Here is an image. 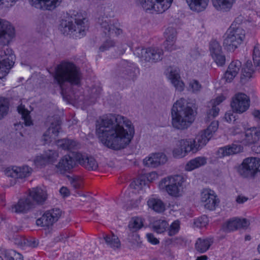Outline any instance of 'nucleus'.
<instances>
[{
  "mask_svg": "<svg viewBox=\"0 0 260 260\" xmlns=\"http://www.w3.org/2000/svg\"><path fill=\"white\" fill-rule=\"evenodd\" d=\"M96 132L103 144L110 148L119 150L130 143L135 129L132 122L126 117L109 114L97 121Z\"/></svg>",
  "mask_w": 260,
  "mask_h": 260,
  "instance_id": "1",
  "label": "nucleus"
},
{
  "mask_svg": "<svg viewBox=\"0 0 260 260\" xmlns=\"http://www.w3.org/2000/svg\"><path fill=\"white\" fill-rule=\"evenodd\" d=\"M53 76L62 95L71 86L80 85L82 78L80 69L73 62L67 61H62L56 67Z\"/></svg>",
  "mask_w": 260,
  "mask_h": 260,
  "instance_id": "2",
  "label": "nucleus"
},
{
  "mask_svg": "<svg viewBox=\"0 0 260 260\" xmlns=\"http://www.w3.org/2000/svg\"><path fill=\"white\" fill-rule=\"evenodd\" d=\"M171 117L174 128L185 129L194 121V111L190 104L184 98H181L173 104L171 109Z\"/></svg>",
  "mask_w": 260,
  "mask_h": 260,
  "instance_id": "3",
  "label": "nucleus"
},
{
  "mask_svg": "<svg viewBox=\"0 0 260 260\" xmlns=\"http://www.w3.org/2000/svg\"><path fill=\"white\" fill-rule=\"evenodd\" d=\"M87 20L81 13L76 12L65 19H62L59 30L64 35H72L73 37L81 38L87 30Z\"/></svg>",
  "mask_w": 260,
  "mask_h": 260,
  "instance_id": "4",
  "label": "nucleus"
},
{
  "mask_svg": "<svg viewBox=\"0 0 260 260\" xmlns=\"http://www.w3.org/2000/svg\"><path fill=\"white\" fill-rule=\"evenodd\" d=\"M183 177L181 175L168 176L161 180L158 186L160 190H165L170 196L179 197L182 195Z\"/></svg>",
  "mask_w": 260,
  "mask_h": 260,
  "instance_id": "5",
  "label": "nucleus"
},
{
  "mask_svg": "<svg viewBox=\"0 0 260 260\" xmlns=\"http://www.w3.org/2000/svg\"><path fill=\"white\" fill-rule=\"evenodd\" d=\"M232 24L226 31L223 42L224 48L230 51H234L242 43L245 36V31L241 27H234Z\"/></svg>",
  "mask_w": 260,
  "mask_h": 260,
  "instance_id": "6",
  "label": "nucleus"
},
{
  "mask_svg": "<svg viewBox=\"0 0 260 260\" xmlns=\"http://www.w3.org/2000/svg\"><path fill=\"white\" fill-rule=\"evenodd\" d=\"M238 142L245 146L257 144L260 141V125L244 126L243 131L237 128Z\"/></svg>",
  "mask_w": 260,
  "mask_h": 260,
  "instance_id": "7",
  "label": "nucleus"
},
{
  "mask_svg": "<svg viewBox=\"0 0 260 260\" xmlns=\"http://www.w3.org/2000/svg\"><path fill=\"white\" fill-rule=\"evenodd\" d=\"M163 50L157 47L137 48L134 54L146 62H156L162 58Z\"/></svg>",
  "mask_w": 260,
  "mask_h": 260,
  "instance_id": "8",
  "label": "nucleus"
},
{
  "mask_svg": "<svg viewBox=\"0 0 260 260\" xmlns=\"http://www.w3.org/2000/svg\"><path fill=\"white\" fill-rule=\"evenodd\" d=\"M250 106V97L243 92H237L232 98L231 107L236 113L242 114L245 112L249 109Z\"/></svg>",
  "mask_w": 260,
  "mask_h": 260,
  "instance_id": "9",
  "label": "nucleus"
},
{
  "mask_svg": "<svg viewBox=\"0 0 260 260\" xmlns=\"http://www.w3.org/2000/svg\"><path fill=\"white\" fill-rule=\"evenodd\" d=\"M1 55L3 56L2 62H0V79L6 77L9 72L10 69L13 66L15 55L10 48L1 50Z\"/></svg>",
  "mask_w": 260,
  "mask_h": 260,
  "instance_id": "10",
  "label": "nucleus"
},
{
  "mask_svg": "<svg viewBox=\"0 0 260 260\" xmlns=\"http://www.w3.org/2000/svg\"><path fill=\"white\" fill-rule=\"evenodd\" d=\"M257 158L247 157L245 158L239 167L238 171L239 174L244 178L253 177L256 173Z\"/></svg>",
  "mask_w": 260,
  "mask_h": 260,
  "instance_id": "11",
  "label": "nucleus"
},
{
  "mask_svg": "<svg viewBox=\"0 0 260 260\" xmlns=\"http://www.w3.org/2000/svg\"><path fill=\"white\" fill-rule=\"evenodd\" d=\"M61 214L59 209H53L46 211L41 217L36 220V224L42 227H49L57 221Z\"/></svg>",
  "mask_w": 260,
  "mask_h": 260,
  "instance_id": "12",
  "label": "nucleus"
},
{
  "mask_svg": "<svg viewBox=\"0 0 260 260\" xmlns=\"http://www.w3.org/2000/svg\"><path fill=\"white\" fill-rule=\"evenodd\" d=\"M201 201L204 207L209 210H214L219 203L214 191L209 189H204L202 190Z\"/></svg>",
  "mask_w": 260,
  "mask_h": 260,
  "instance_id": "13",
  "label": "nucleus"
},
{
  "mask_svg": "<svg viewBox=\"0 0 260 260\" xmlns=\"http://www.w3.org/2000/svg\"><path fill=\"white\" fill-rule=\"evenodd\" d=\"M173 0H147L144 3L143 8L146 11L150 10L157 13H162L168 9Z\"/></svg>",
  "mask_w": 260,
  "mask_h": 260,
  "instance_id": "14",
  "label": "nucleus"
},
{
  "mask_svg": "<svg viewBox=\"0 0 260 260\" xmlns=\"http://www.w3.org/2000/svg\"><path fill=\"white\" fill-rule=\"evenodd\" d=\"M210 55L218 66H223L225 63V56L220 43L216 40H212L209 44Z\"/></svg>",
  "mask_w": 260,
  "mask_h": 260,
  "instance_id": "15",
  "label": "nucleus"
},
{
  "mask_svg": "<svg viewBox=\"0 0 260 260\" xmlns=\"http://www.w3.org/2000/svg\"><path fill=\"white\" fill-rule=\"evenodd\" d=\"M98 23L100 25L102 30L105 35L109 36L115 34L117 36L122 33V29L117 27L116 24L107 16H103L99 18Z\"/></svg>",
  "mask_w": 260,
  "mask_h": 260,
  "instance_id": "16",
  "label": "nucleus"
},
{
  "mask_svg": "<svg viewBox=\"0 0 260 260\" xmlns=\"http://www.w3.org/2000/svg\"><path fill=\"white\" fill-rule=\"evenodd\" d=\"M14 28L10 23L0 18V41L4 45L8 44L14 37Z\"/></svg>",
  "mask_w": 260,
  "mask_h": 260,
  "instance_id": "17",
  "label": "nucleus"
},
{
  "mask_svg": "<svg viewBox=\"0 0 260 260\" xmlns=\"http://www.w3.org/2000/svg\"><path fill=\"white\" fill-rule=\"evenodd\" d=\"M31 173V169L27 166L22 167L14 166L12 168H9L5 171V174L8 177L20 179L29 176Z\"/></svg>",
  "mask_w": 260,
  "mask_h": 260,
  "instance_id": "18",
  "label": "nucleus"
},
{
  "mask_svg": "<svg viewBox=\"0 0 260 260\" xmlns=\"http://www.w3.org/2000/svg\"><path fill=\"white\" fill-rule=\"evenodd\" d=\"M75 157L76 161L88 171H95L98 168V164L92 156L77 153Z\"/></svg>",
  "mask_w": 260,
  "mask_h": 260,
  "instance_id": "19",
  "label": "nucleus"
},
{
  "mask_svg": "<svg viewBox=\"0 0 260 260\" xmlns=\"http://www.w3.org/2000/svg\"><path fill=\"white\" fill-rule=\"evenodd\" d=\"M76 165L75 159L70 155H66L62 157L59 162L56 165L57 172L64 174L69 172Z\"/></svg>",
  "mask_w": 260,
  "mask_h": 260,
  "instance_id": "20",
  "label": "nucleus"
},
{
  "mask_svg": "<svg viewBox=\"0 0 260 260\" xmlns=\"http://www.w3.org/2000/svg\"><path fill=\"white\" fill-rule=\"evenodd\" d=\"M58 156V153L55 151L48 150L43 154L37 156L34 162L37 167L41 168L53 162Z\"/></svg>",
  "mask_w": 260,
  "mask_h": 260,
  "instance_id": "21",
  "label": "nucleus"
},
{
  "mask_svg": "<svg viewBox=\"0 0 260 260\" xmlns=\"http://www.w3.org/2000/svg\"><path fill=\"white\" fill-rule=\"evenodd\" d=\"M30 4L37 8L52 11L58 7L62 0H29Z\"/></svg>",
  "mask_w": 260,
  "mask_h": 260,
  "instance_id": "22",
  "label": "nucleus"
},
{
  "mask_svg": "<svg viewBox=\"0 0 260 260\" xmlns=\"http://www.w3.org/2000/svg\"><path fill=\"white\" fill-rule=\"evenodd\" d=\"M34 207V202L28 197L19 200L17 204L11 206L9 210L16 213H25Z\"/></svg>",
  "mask_w": 260,
  "mask_h": 260,
  "instance_id": "23",
  "label": "nucleus"
},
{
  "mask_svg": "<svg viewBox=\"0 0 260 260\" xmlns=\"http://www.w3.org/2000/svg\"><path fill=\"white\" fill-rule=\"evenodd\" d=\"M167 161L166 156L161 153L152 154L150 156L143 160L145 166L155 168L159 165L165 164Z\"/></svg>",
  "mask_w": 260,
  "mask_h": 260,
  "instance_id": "24",
  "label": "nucleus"
},
{
  "mask_svg": "<svg viewBox=\"0 0 260 260\" xmlns=\"http://www.w3.org/2000/svg\"><path fill=\"white\" fill-rule=\"evenodd\" d=\"M243 150V147L241 145L232 144L220 148L217 152V155L219 157H223L240 153Z\"/></svg>",
  "mask_w": 260,
  "mask_h": 260,
  "instance_id": "25",
  "label": "nucleus"
},
{
  "mask_svg": "<svg viewBox=\"0 0 260 260\" xmlns=\"http://www.w3.org/2000/svg\"><path fill=\"white\" fill-rule=\"evenodd\" d=\"M169 79L176 90L179 91L184 90L185 84L181 79L178 69L170 68Z\"/></svg>",
  "mask_w": 260,
  "mask_h": 260,
  "instance_id": "26",
  "label": "nucleus"
},
{
  "mask_svg": "<svg viewBox=\"0 0 260 260\" xmlns=\"http://www.w3.org/2000/svg\"><path fill=\"white\" fill-rule=\"evenodd\" d=\"M29 198H30L35 204L43 205L47 199V194L46 191L41 188H34L29 192Z\"/></svg>",
  "mask_w": 260,
  "mask_h": 260,
  "instance_id": "27",
  "label": "nucleus"
},
{
  "mask_svg": "<svg viewBox=\"0 0 260 260\" xmlns=\"http://www.w3.org/2000/svg\"><path fill=\"white\" fill-rule=\"evenodd\" d=\"M241 65V62L238 60L231 62L224 75L226 82H231L234 79L239 73Z\"/></svg>",
  "mask_w": 260,
  "mask_h": 260,
  "instance_id": "28",
  "label": "nucleus"
},
{
  "mask_svg": "<svg viewBox=\"0 0 260 260\" xmlns=\"http://www.w3.org/2000/svg\"><path fill=\"white\" fill-rule=\"evenodd\" d=\"M139 74V70L135 66H129L119 70L118 75L125 79L134 81Z\"/></svg>",
  "mask_w": 260,
  "mask_h": 260,
  "instance_id": "29",
  "label": "nucleus"
},
{
  "mask_svg": "<svg viewBox=\"0 0 260 260\" xmlns=\"http://www.w3.org/2000/svg\"><path fill=\"white\" fill-rule=\"evenodd\" d=\"M236 0H212L214 7L219 11L226 12L230 11Z\"/></svg>",
  "mask_w": 260,
  "mask_h": 260,
  "instance_id": "30",
  "label": "nucleus"
},
{
  "mask_svg": "<svg viewBox=\"0 0 260 260\" xmlns=\"http://www.w3.org/2000/svg\"><path fill=\"white\" fill-rule=\"evenodd\" d=\"M206 164V157L204 156L197 157L189 160L185 165V169L186 171H191L203 166Z\"/></svg>",
  "mask_w": 260,
  "mask_h": 260,
  "instance_id": "31",
  "label": "nucleus"
},
{
  "mask_svg": "<svg viewBox=\"0 0 260 260\" xmlns=\"http://www.w3.org/2000/svg\"><path fill=\"white\" fill-rule=\"evenodd\" d=\"M254 72L255 70L252 62L250 60L247 61L242 70L241 81H247L253 77Z\"/></svg>",
  "mask_w": 260,
  "mask_h": 260,
  "instance_id": "32",
  "label": "nucleus"
},
{
  "mask_svg": "<svg viewBox=\"0 0 260 260\" xmlns=\"http://www.w3.org/2000/svg\"><path fill=\"white\" fill-rule=\"evenodd\" d=\"M186 1L191 10L201 12L207 6L209 0H186Z\"/></svg>",
  "mask_w": 260,
  "mask_h": 260,
  "instance_id": "33",
  "label": "nucleus"
},
{
  "mask_svg": "<svg viewBox=\"0 0 260 260\" xmlns=\"http://www.w3.org/2000/svg\"><path fill=\"white\" fill-rule=\"evenodd\" d=\"M210 136L203 131L199 133L193 140L196 150L198 151L206 145L211 139Z\"/></svg>",
  "mask_w": 260,
  "mask_h": 260,
  "instance_id": "34",
  "label": "nucleus"
},
{
  "mask_svg": "<svg viewBox=\"0 0 260 260\" xmlns=\"http://www.w3.org/2000/svg\"><path fill=\"white\" fill-rule=\"evenodd\" d=\"M213 243V240L210 238H199L195 244L196 249L200 253L207 251Z\"/></svg>",
  "mask_w": 260,
  "mask_h": 260,
  "instance_id": "35",
  "label": "nucleus"
},
{
  "mask_svg": "<svg viewBox=\"0 0 260 260\" xmlns=\"http://www.w3.org/2000/svg\"><path fill=\"white\" fill-rule=\"evenodd\" d=\"M57 145L63 150L72 151L78 147V143L72 139H63L57 141Z\"/></svg>",
  "mask_w": 260,
  "mask_h": 260,
  "instance_id": "36",
  "label": "nucleus"
},
{
  "mask_svg": "<svg viewBox=\"0 0 260 260\" xmlns=\"http://www.w3.org/2000/svg\"><path fill=\"white\" fill-rule=\"evenodd\" d=\"M148 206L157 213L165 211V205L162 201L159 199L151 198L147 202Z\"/></svg>",
  "mask_w": 260,
  "mask_h": 260,
  "instance_id": "37",
  "label": "nucleus"
},
{
  "mask_svg": "<svg viewBox=\"0 0 260 260\" xmlns=\"http://www.w3.org/2000/svg\"><path fill=\"white\" fill-rule=\"evenodd\" d=\"M105 242L110 248L115 250L119 249L121 247V243L118 237L114 235H107L104 237Z\"/></svg>",
  "mask_w": 260,
  "mask_h": 260,
  "instance_id": "38",
  "label": "nucleus"
},
{
  "mask_svg": "<svg viewBox=\"0 0 260 260\" xmlns=\"http://www.w3.org/2000/svg\"><path fill=\"white\" fill-rule=\"evenodd\" d=\"M178 146L182 147L183 150L187 154V153L193 151H197L194 146V143L193 140L190 139H182L178 141Z\"/></svg>",
  "mask_w": 260,
  "mask_h": 260,
  "instance_id": "39",
  "label": "nucleus"
},
{
  "mask_svg": "<svg viewBox=\"0 0 260 260\" xmlns=\"http://www.w3.org/2000/svg\"><path fill=\"white\" fill-rule=\"evenodd\" d=\"M10 101L7 98L0 96V120L4 118L9 113Z\"/></svg>",
  "mask_w": 260,
  "mask_h": 260,
  "instance_id": "40",
  "label": "nucleus"
},
{
  "mask_svg": "<svg viewBox=\"0 0 260 260\" xmlns=\"http://www.w3.org/2000/svg\"><path fill=\"white\" fill-rule=\"evenodd\" d=\"M17 111L21 115L22 119L24 120V124L26 126H30L32 124L29 112L25 108L24 105L21 104L17 107Z\"/></svg>",
  "mask_w": 260,
  "mask_h": 260,
  "instance_id": "41",
  "label": "nucleus"
},
{
  "mask_svg": "<svg viewBox=\"0 0 260 260\" xmlns=\"http://www.w3.org/2000/svg\"><path fill=\"white\" fill-rule=\"evenodd\" d=\"M219 112V108L218 107L213 105H210L209 103L208 106V110H207V115L205 117L206 121H210L215 117H216Z\"/></svg>",
  "mask_w": 260,
  "mask_h": 260,
  "instance_id": "42",
  "label": "nucleus"
},
{
  "mask_svg": "<svg viewBox=\"0 0 260 260\" xmlns=\"http://www.w3.org/2000/svg\"><path fill=\"white\" fill-rule=\"evenodd\" d=\"M54 120V122H51V125L47 131L49 134H52V137L57 136L60 129V121L59 117L56 116Z\"/></svg>",
  "mask_w": 260,
  "mask_h": 260,
  "instance_id": "43",
  "label": "nucleus"
},
{
  "mask_svg": "<svg viewBox=\"0 0 260 260\" xmlns=\"http://www.w3.org/2000/svg\"><path fill=\"white\" fill-rule=\"evenodd\" d=\"M169 223L164 220H159L155 221L153 225V230L157 233L164 232L168 227Z\"/></svg>",
  "mask_w": 260,
  "mask_h": 260,
  "instance_id": "44",
  "label": "nucleus"
},
{
  "mask_svg": "<svg viewBox=\"0 0 260 260\" xmlns=\"http://www.w3.org/2000/svg\"><path fill=\"white\" fill-rule=\"evenodd\" d=\"M142 219L139 217L133 218L129 223L128 228L132 232H135L143 226Z\"/></svg>",
  "mask_w": 260,
  "mask_h": 260,
  "instance_id": "45",
  "label": "nucleus"
},
{
  "mask_svg": "<svg viewBox=\"0 0 260 260\" xmlns=\"http://www.w3.org/2000/svg\"><path fill=\"white\" fill-rule=\"evenodd\" d=\"M252 59L255 67L260 66V45L256 43L253 48Z\"/></svg>",
  "mask_w": 260,
  "mask_h": 260,
  "instance_id": "46",
  "label": "nucleus"
},
{
  "mask_svg": "<svg viewBox=\"0 0 260 260\" xmlns=\"http://www.w3.org/2000/svg\"><path fill=\"white\" fill-rule=\"evenodd\" d=\"M200 83L196 79L191 80L188 83V90L193 93H198L202 89Z\"/></svg>",
  "mask_w": 260,
  "mask_h": 260,
  "instance_id": "47",
  "label": "nucleus"
},
{
  "mask_svg": "<svg viewBox=\"0 0 260 260\" xmlns=\"http://www.w3.org/2000/svg\"><path fill=\"white\" fill-rule=\"evenodd\" d=\"M145 180L143 178H138L135 179L130 184L132 188L139 191L142 189L143 186L145 185Z\"/></svg>",
  "mask_w": 260,
  "mask_h": 260,
  "instance_id": "48",
  "label": "nucleus"
},
{
  "mask_svg": "<svg viewBox=\"0 0 260 260\" xmlns=\"http://www.w3.org/2000/svg\"><path fill=\"white\" fill-rule=\"evenodd\" d=\"M5 256L8 260H23L22 254L13 250L6 252Z\"/></svg>",
  "mask_w": 260,
  "mask_h": 260,
  "instance_id": "49",
  "label": "nucleus"
},
{
  "mask_svg": "<svg viewBox=\"0 0 260 260\" xmlns=\"http://www.w3.org/2000/svg\"><path fill=\"white\" fill-rule=\"evenodd\" d=\"M166 41L175 42L176 38V31L173 27H168L165 31Z\"/></svg>",
  "mask_w": 260,
  "mask_h": 260,
  "instance_id": "50",
  "label": "nucleus"
},
{
  "mask_svg": "<svg viewBox=\"0 0 260 260\" xmlns=\"http://www.w3.org/2000/svg\"><path fill=\"white\" fill-rule=\"evenodd\" d=\"M180 229V222L176 220L174 221L169 227L168 234L170 236H173L176 235L179 231Z\"/></svg>",
  "mask_w": 260,
  "mask_h": 260,
  "instance_id": "51",
  "label": "nucleus"
},
{
  "mask_svg": "<svg viewBox=\"0 0 260 260\" xmlns=\"http://www.w3.org/2000/svg\"><path fill=\"white\" fill-rule=\"evenodd\" d=\"M218 127V122L217 121H213L208 126L207 129L204 131L208 136L212 137V134L215 132Z\"/></svg>",
  "mask_w": 260,
  "mask_h": 260,
  "instance_id": "52",
  "label": "nucleus"
},
{
  "mask_svg": "<svg viewBox=\"0 0 260 260\" xmlns=\"http://www.w3.org/2000/svg\"><path fill=\"white\" fill-rule=\"evenodd\" d=\"M208 220L206 216L204 215L194 220V224L196 226L202 228L205 227L208 224Z\"/></svg>",
  "mask_w": 260,
  "mask_h": 260,
  "instance_id": "53",
  "label": "nucleus"
},
{
  "mask_svg": "<svg viewBox=\"0 0 260 260\" xmlns=\"http://www.w3.org/2000/svg\"><path fill=\"white\" fill-rule=\"evenodd\" d=\"M186 155L184 150H183L182 147L177 146L173 150V155L174 157L182 158Z\"/></svg>",
  "mask_w": 260,
  "mask_h": 260,
  "instance_id": "54",
  "label": "nucleus"
},
{
  "mask_svg": "<svg viewBox=\"0 0 260 260\" xmlns=\"http://www.w3.org/2000/svg\"><path fill=\"white\" fill-rule=\"evenodd\" d=\"M235 220L237 224L238 229L247 228L250 224L249 221L246 218L240 219L237 218L235 219Z\"/></svg>",
  "mask_w": 260,
  "mask_h": 260,
  "instance_id": "55",
  "label": "nucleus"
},
{
  "mask_svg": "<svg viewBox=\"0 0 260 260\" xmlns=\"http://www.w3.org/2000/svg\"><path fill=\"white\" fill-rule=\"evenodd\" d=\"M237 224L235 219H233L229 221L225 227L224 228V230L227 231H231L237 230Z\"/></svg>",
  "mask_w": 260,
  "mask_h": 260,
  "instance_id": "56",
  "label": "nucleus"
},
{
  "mask_svg": "<svg viewBox=\"0 0 260 260\" xmlns=\"http://www.w3.org/2000/svg\"><path fill=\"white\" fill-rule=\"evenodd\" d=\"M114 45V42L111 40H108L105 41L103 45L100 47V50L104 51L109 48L113 47Z\"/></svg>",
  "mask_w": 260,
  "mask_h": 260,
  "instance_id": "57",
  "label": "nucleus"
},
{
  "mask_svg": "<svg viewBox=\"0 0 260 260\" xmlns=\"http://www.w3.org/2000/svg\"><path fill=\"white\" fill-rule=\"evenodd\" d=\"M246 20V18L242 15H239L235 18L234 21L233 22L232 24H235L234 27H241L240 25L242 24Z\"/></svg>",
  "mask_w": 260,
  "mask_h": 260,
  "instance_id": "58",
  "label": "nucleus"
},
{
  "mask_svg": "<svg viewBox=\"0 0 260 260\" xmlns=\"http://www.w3.org/2000/svg\"><path fill=\"white\" fill-rule=\"evenodd\" d=\"M141 201V198L140 197L135 200L133 199L127 203V207L126 208H136L140 204Z\"/></svg>",
  "mask_w": 260,
  "mask_h": 260,
  "instance_id": "59",
  "label": "nucleus"
},
{
  "mask_svg": "<svg viewBox=\"0 0 260 260\" xmlns=\"http://www.w3.org/2000/svg\"><path fill=\"white\" fill-rule=\"evenodd\" d=\"M24 244L27 246L31 248L36 247L38 245V242L35 239H25L23 240Z\"/></svg>",
  "mask_w": 260,
  "mask_h": 260,
  "instance_id": "60",
  "label": "nucleus"
},
{
  "mask_svg": "<svg viewBox=\"0 0 260 260\" xmlns=\"http://www.w3.org/2000/svg\"><path fill=\"white\" fill-rule=\"evenodd\" d=\"M234 113H235V112H234L233 110L229 111L225 113L224 118L227 122H231L235 120Z\"/></svg>",
  "mask_w": 260,
  "mask_h": 260,
  "instance_id": "61",
  "label": "nucleus"
},
{
  "mask_svg": "<svg viewBox=\"0 0 260 260\" xmlns=\"http://www.w3.org/2000/svg\"><path fill=\"white\" fill-rule=\"evenodd\" d=\"M175 42H169L165 41L164 43V47L166 50L169 51H172V50L176 49V46L174 45Z\"/></svg>",
  "mask_w": 260,
  "mask_h": 260,
  "instance_id": "62",
  "label": "nucleus"
},
{
  "mask_svg": "<svg viewBox=\"0 0 260 260\" xmlns=\"http://www.w3.org/2000/svg\"><path fill=\"white\" fill-rule=\"evenodd\" d=\"M225 98L223 96H220L217 98H216L215 99L213 100H211L210 102V105H213L217 107L221 103H222L224 100Z\"/></svg>",
  "mask_w": 260,
  "mask_h": 260,
  "instance_id": "63",
  "label": "nucleus"
},
{
  "mask_svg": "<svg viewBox=\"0 0 260 260\" xmlns=\"http://www.w3.org/2000/svg\"><path fill=\"white\" fill-rule=\"evenodd\" d=\"M146 237L148 241L152 244H157L159 243V240L151 233L147 234Z\"/></svg>",
  "mask_w": 260,
  "mask_h": 260,
  "instance_id": "64",
  "label": "nucleus"
}]
</instances>
